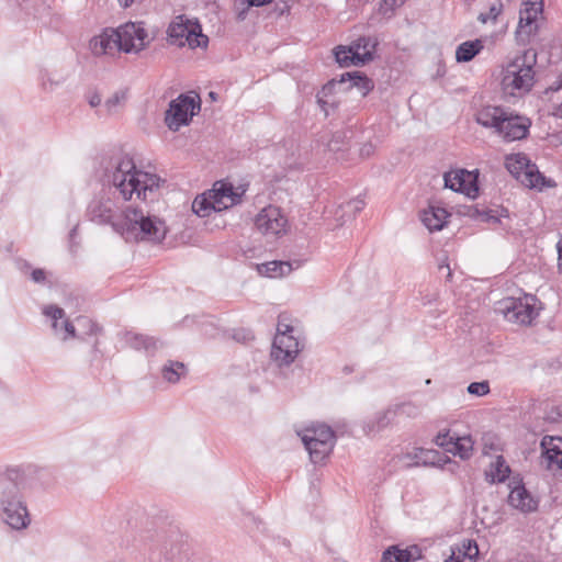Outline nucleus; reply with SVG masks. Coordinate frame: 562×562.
Returning <instances> with one entry per match:
<instances>
[{"label": "nucleus", "instance_id": "obj_12", "mask_svg": "<svg viewBox=\"0 0 562 562\" xmlns=\"http://www.w3.org/2000/svg\"><path fill=\"white\" fill-rule=\"evenodd\" d=\"M255 225L261 234L277 237L286 232L288 220L278 206L269 205L257 214Z\"/></svg>", "mask_w": 562, "mask_h": 562}, {"label": "nucleus", "instance_id": "obj_42", "mask_svg": "<svg viewBox=\"0 0 562 562\" xmlns=\"http://www.w3.org/2000/svg\"><path fill=\"white\" fill-rule=\"evenodd\" d=\"M344 207L347 209L348 211H351L355 215L357 212L362 210L363 202L361 200H352V201L347 202L344 205Z\"/></svg>", "mask_w": 562, "mask_h": 562}, {"label": "nucleus", "instance_id": "obj_26", "mask_svg": "<svg viewBox=\"0 0 562 562\" xmlns=\"http://www.w3.org/2000/svg\"><path fill=\"white\" fill-rule=\"evenodd\" d=\"M349 82L348 88H357L362 97H366L373 88V81L360 71L346 72L341 75L340 83Z\"/></svg>", "mask_w": 562, "mask_h": 562}, {"label": "nucleus", "instance_id": "obj_23", "mask_svg": "<svg viewBox=\"0 0 562 562\" xmlns=\"http://www.w3.org/2000/svg\"><path fill=\"white\" fill-rule=\"evenodd\" d=\"M419 559H422V550L418 546L406 549L392 546L383 552L381 562H415Z\"/></svg>", "mask_w": 562, "mask_h": 562}, {"label": "nucleus", "instance_id": "obj_35", "mask_svg": "<svg viewBox=\"0 0 562 562\" xmlns=\"http://www.w3.org/2000/svg\"><path fill=\"white\" fill-rule=\"evenodd\" d=\"M415 462L413 465H437L441 462L439 453L435 450L419 449L415 454Z\"/></svg>", "mask_w": 562, "mask_h": 562}, {"label": "nucleus", "instance_id": "obj_27", "mask_svg": "<svg viewBox=\"0 0 562 562\" xmlns=\"http://www.w3.org/2000/svg\"><path fill=\"white\" fill-rule=\"evenodd\" d=\"M124 340L130 347L136 350L144 349L148 353H153L159 345V341L154 337L144 336L133 331L125 333Z\"/></svg>", "mask_w": 562, "mask_h": 562}, {"label": "nucleus", "instance_id": "obj_55", "mask_svg": "<svg viewBox=\"0 0 562 562\" xmlns=\"http://www.w3.org/2000/svg\"><path fill=\"white\" fill-rule=\"evenodd\" d=\"M77 322L79 324H88V323H91L90 319L86 318V317H78L77 318Z\"/></svg>", "mask_w": 562, "mask_h": 562}, {"label": "nucleus", "instance_id": "obj_19", "mask_svg": "<svg viewBox=\"0 0 562 562\" xmlns=\"http://www.w3.org/2000/svg\"><path fill=\"white\" fill-rule=\"evenodd\" d=\"M120 36L115 29H105L99 36L90 41V48L97 56L114 55L120 49Z\"/></svg>", "mask_w": 562, "mask_h": 562}, {"label": "nucleus", "instance_id": "obj_43", "mask_svg": "<svg viewBox=\"0 0 562 562\" xmlns=\"http://www.w3.org/2000/svg\"><path fill=\"white\" fill-rule=\"evenodd\" d=\"M31 278L35 283H42L46 279V273L43 269H34L31 273Z\"/></svg>", "mask_w": 562, "mask_h": 562}, {"label": "nucleus", "instance_id": "obj_46", "mask_svg": "<svg viewBox=\"0 0 562 562\" xmlns=\"http://www.w3.org/2000/svg\"><path fill=\"white\" fill-rule=\"evenodd\" d=\"M359 153L361 157H370L374 153V146L371 143L363 144Z\"/></svg>", "mask_w": 562, "mask_h": 562}, {"label": "nucleus", "instance_id": "obj_21", "mask_svg": "<svg viewBox=\"0 0 562 562\" xmlns=\"http://www.w3.org/2000/svg\"><path fill=\"white\" fill-rule=\"evenodd\" d=\"M334 53L336 61L342 67H348L350 65L360 66L373 59L371 50L358 54L355 53L351 45L348 47L337 46Z\"/></svg>", "mask_w": 562, "mask_h": 562}, {"label": "nucleus", "instance_id": "obj_14", "mask_svg": "<svg viewBox=\"0 0 562 562\" xmlns=\"http://www.w3.org/2000/svg\"><path fill=\"white\" fill-rule=\"evenodd\" d=\"M300 350V341L296 337L284 335L283 333L276 334L271 348V358L279 366H288L295 360Z\"/></svg>", "mask_w": 562, "mask_h": 562}, {"label": "nucleus", "instance_id": "obj_5", "mask_svg": "<svg viewBox=\"0 0 562 562\" xmlns=\"http://www.w3.org/2000/svg\"><path fill=\"white\" fill-rule=\"evenodd\" d=\"M243 193L236 192L231 183L217 181L212 190L193 200L192 211L200 217L209 216L212 211L221 212L240 203Z\"/></svg>", "mask_w": 562, "mask_h": 562}, {"label": "nucleus", "instance_id": "obj_54", "mask_svg": "<svg viewBox=\"0 0 562 562\" xmlns=\"http://www.w3.org/2000/svg\"><path fill=\"white\" fill-rule=\"evenodd\" d=\"M477 20L481 23H486L487 21H490L488 13H480Z\"/></svg>", "mask_w": 562, "mask_h": 562}, {"label": "nucleus", "instance_id": "obj_48", "mask_svg": "<svg viewBox=\"0 0 562 562\" xmlns=\"http://www.w3.org/2000/svg\"><path fill=\"white\" fill-rule=\"evenodd\" d=\"M89 104L92 108H95V106L100 105L101 104V97L98 93H94L93 95L90 97Z\"/></svg>", "mask_w": 562, "mask_h": 562}, {"label": "nucleus", "instance_id": "obj_29", "mask_svg": "<svg viewBox=\"0 0 562 562\" xmlns=\"http://www.w3.org/2000/svg\"><path fill=\"white\" fill-rule=\"evenodd\" d=\"M257 271L263 277L279 278L289 274L292 271V266L288 261H269L257 265Z\"/></svg>", "mask_w": 562, "mask_h": 562}, {"label": "nucleus", "instance_id": "obj_2", "mask_svg": "<svg viewBox=\"0 0 562 562\" xmlns=\"http://www.w3.org/2000/svg\"><path fill=\"white\" fill-rule=\"evenodd\" d=\"M114 231L126 239L161 243L168 232L166 223L156 215L139 207H127L122 214V223L114 224Z\"/></svg>", "mask_w": 562, "mask_h": 562}, {"label": "nucleus", "instance_id": "obj_6", "mask_svg": "<svg viewBox=\"0 0 562 562\" xmlns=\"http://www.w3.org/2000/svg\"><path fill=\"white\" fill-rule=\"evenodd\" d=\"M313 463L322 462L331 452L335 435L330 427L324 424H312L299 431Z\"/></svg>", "mask_w": 562, "mask_h": 562}, {"label": "nucleus", "instance_id": "obj_59", "mask_svg": "<svg viewBox=\"0 0 562 562\" xmlns=\"http://www.w3.org/2000/svg\"><path fill=\"white\" fill-rule=\"evenodd\" d=\"M43 87L47 89V81H43Z\"/></svg>", "mask_w": 562, "mask_h": 562}, {"label": "nucleus", "instance_id": "obj_47", "mask_svg": "<svg viewBox=\"0 0 562 562\" xmlns=\"http://www.w3.org/2000/svg\"><path fill=\"white\" fill-rule=\"evenodd\" d=\"M283 333L284 335H293V327L289 324H284L283 322L279 321L278 327H277V334Z\"/></svg>", "mask_w": 562, "mask_h": 562}, {"label": "nucleus", "instance_id": "obj_53", "mask_svg": "<svg viewBox=\"0 0 562 562\" xmlns=\"http://www.w3.org/2000/svg\"><path fill=\"white\" fill-rule=\"evenodd\" d=\"M482 216H483V221H485V222H491V221L497 222L498 221L496 216H494L490 213H483Z\"/></svg>", "mask_w": 562, "mask_h": 562}, {"label": "nucleus", "instance_id": "obj_4", "mask_svg": "<svg viewBox=\"0 0 562 562\" xmlns=\"http://www.w3.org/2000/svg\"><path fill=\"white\" fill-rule=\"evenodd\" d=\"M536 61L537 53L530 48L508 63L503 70L501 82L504 93L513 97L528 93L535 85Z\"/></svg>", "mask_w": 562, "mask_h": 562}, {"label": "nucleus", "instance_id": "obj_45", "mask_svg": "<svg viewBox=\"0 0 562 562\" xmlns=\"http://www.w3.org/2000/svg\"><path fill=\"white\" fill-rule=\"evenodd\" d=\"M63 328L66 333L64 339H67L68 337H75L76 336V328L75 326L69 322V321H65L63 323Z\"/></svg>", "mask_w": 562, "mask_h": 562}, {"label": "nucleus", "instance_id": "obj_39", "mask_svg": "<svg viewBox=\"0 0 562 562\" xmlns=\"http://www.w3.org/2000/svg\"><path fill=\"white\" fill-rule=\"evenodd\" d=\"M468 392L476 396L486 395L490 392V384L487 381L472 382L468 386Z\"/></svg>", "mask_w": 562, "mask_h": 562}, {"label": "nucleus", "instance_id": "obj_57", "mask_svg": "<svg viewBox=\"0 0 562 562\" xmlns=\"http://www.w3.org/2000/svg\"><path fill=\"white\" fill-rule=\"evenodd\" d=\"M318 103L322 104V106L325 104V102L319 97H318Z\"/></svg>", "mask_w": 562, "mask_h": 562}, {"label": "nucleus", "instance_id": "obj_24", "mask_svg": "<svg viewBox=\"0 0 562 562\" xmlns=\"http://www.w3.org/2000/svg\"><path fill=\"white\" fill-rule=\"evenodd\" d=\"M448 216L449 213L446 209L430 205L422 212L420 220L430 232H435L443 228L447 224Z\"/></svg>", "mask_w": 562, "mask_h": 562}, {"label": "nucleus", "instance_id": "obj_17", "mask_svg": "<svg viewBox=\"0 0 562 562\" xmlns=\"http://www.w3.org/2000/svg\"><path fill=\"white\" fill-rule=\"evenodd\" d=\"M2 518L11 528L20 530L30 524V515L25 502L10 503L9 501H0Z\"/></svg>", "mask_w": 562, "mask_h": 562}, {"label": "nucleus", "instance_id": "obj_49", "mask_svg": "<svg viewBox=\"0 0 562 562\" xmlns=\"http://www.w3.org/2000/svg\"><path fill=\"white\" fill-rule=\"evenodd\" d=\"M272 0H247L250 7H261L270 3Z\"/></svg>", "mask_w": 562, "mask_h": 562}, {"label": "nucleus", "instance_id": "obj_8", "mask_svg": "<svg viewBox=\"0 0 562 562\" xmlns=\"http://www.w3.org/2000/svg\"><path fill=\"white\" fill-rule=\"evenodd\" d=\"M533 296L505 297L496 303L495 312L510 323L528 325L537 316Z\"/></svg>", "mask_w": 562, "mask_h": 562}, {"label": "nucleus", "instance_id": "obj_11", "mask_svg": "<svg viewBox=\"0 0 562 562\" xmlns=\"http://www.w3.org/2000/svg\"><path fill=\"white\" fill-rule=\"evenodd\" d=\"M120 36V49L124 53H138L149 44L148 33L143 22H127L115 29Z\"/></svg>", "mask_w": 562, "mask_h": 562}, {"label": "nucleus", "instance_id": "obj_50", "mask_svg": "<svg viewBox=\"0 0 562 562\" xmlns=\"http://www.w3.org/2000/svg\"><path fill=\"white\" fill-rule=\"evenodd\" d=\"M383 2H384V5L393 9L397 5L403 4L404 0H384Z\"/></svg>", "mask_w": 562, "mask_h": 562}, {"label": "nucleus", "instance_id": "obj_18", "mask_svg": "<svg viewBox=\"0 0 562 562\" xmlns=\"http://www.w3.org/2000/svg\"><path fill=\"white\" fill-rule=\"evenodd\" d=\"M513 483L515 485H510L508 504L513 508L518 509L525 514L536 512L539 505L538 499L533 497L529 491H527L520 481H515Z\"/></svg>", "mask_w": 562, "mask_h": 562}, {"label": "nucleus", "instance_id": "obj_7", "mask_svg": "<svg viewBox=\"0 0 562 562\" xmlns=\"http://www.w3.org/2000/svg\"><path fill=\"white\" fill-rule=\"evenodd\" d=\"M505 167L509 173L521 184L530 189L553 187V182L547 179L525 154H513L506 157Z\"/></svg>", "mask_w": 562, "mask_h": 562}, {"label": "nucleus", "instance_id": "obj_58", "mask_svg": "<svg viewBox=\"0 0 562 562\" xmlns=\"http://www.w3.org/2000/svg\"><path fill=\"white\" fill-rule=\"evenodd\" d=\"M95 327H97V326H95L94 324H91V333H93V331H94V328H95Z\"/></svg>", "mask_w": 562, "mask_h": 562}, {"label": "nucleus", "instance_id": "obj_15", "mask_svg": "<svg viewBox=\"0 0 562 562\" xmlns=\"http://www.w3.org/2000/svg\"><path fill=\"white\" fill-rule=\"evenodd\" d=\"M87 216L91 222L97 224H110L114 228V224L122 223L115 220V204L110 198L98 196L94 198L88 205Z\"/></svg>", "mask_w": 562, "mask_h": 562}, {"label": "nucleus", "instance_id": "obj_13", "mask_svg": "<svg viewBox=\"0 0 562 562\" xmlns=\"http://www.w3.org/2000/svg\"><path fill=\"white\" fill-rule=\"evenodd\" d=\"M542 12L541 2H524L519 12V23L516 31L517 40L520 43H530L531 37L538 33V16Z\"/></svg>", "mask_w": 562, "mask_h": 562}, {"label": "nucleus", "instance_id": "obj_56", "mask_svg": "<svg viewBox=\"0 0 562 562\" xmlns=\"http://www.w3.org/2000/svg\"><path fill=\"white\" fill-rule=\"evenodd\" d=\"M464 2L468 4V5H471L475 2V0H464Z\"/></svg>", "mask_w": 562, "mask_h": 562}, {"label": "nucleus", "instance_id": "obj_1", "mask_svg": "<svg viewBox=\"0 0 562 562\" xmlns=\"http://www.w3.org/2000/svg\"><path fill=\"white\" fill-rule=\"evenodd\" d=\"M105 176L125 201H131L134 196L146 201L159 188L161 181L157 175L137 169L134 160L127 155L113 157Z\"/></svg>", "mask_w": 562, "mask_h": 562}, {"label": "nucleus", "instance_id": "obj_16", "mask_svg": "<svg viewBox=\"0 0 562 562\" xmlns=\"http://www.w3.org/2000/svg\"><path fill=\"white\" fill-rule=\"evenodd\" d=\"M445 186L454 192L465 193L468 196H475L479 187L476 177L467 170H457L445 173Z\"/></svg>", "mask_w": 562, "mask_h": 562}, {"label": "nucleus", "instance_id": "obj_28", "mask_svg": "<svg viewBox=\"0 0 562 562\" xmlns=\"http://www.w3.org/2000/svg\"><path fill=\"white\" fill-rule=\"evenodd\" d=\"M479 554L477 544L474 541L463 542L462 547L451 549V554L443 562H475Z\"/></svg>", "mask_w": 562, "mask_h": 562}, {"label": "nucleus", "instance_id": "obj_38", "mask_svg": "<svg viewBox=\"0 0 562 562\" xmlns=\"http://www.w3.org/2000/svg\"><path fill=\"white\" fill-rule=\"evenodd\" d=\"M44 314L53 319V328L57 330L58 321L65 315L64 310L55 305H49L44 308Z\"/></svg>", "mask_w": 562, "mask_h": 562}, {"label": "nucleus", "instance_id": "obj_51", "mask_svg": "<svg viewBox=\"0 0 562 562\" xmlns=\"http://www.w3.org/2000/svg\"><path fill=\"white\" fill-rule=\"evenodd\" d=\"M120 5L123 7V8H128L131 7L132 4L134 3H139L142 2L143 0H117Z\"/></svg>", "mask_w": 562, "mask_h": 562}, {"label": "nucleus", "instance_id": "obj_40", "mask_svg": "<svg viewBox=\"0 0 562 562\" xmlns=\"http://www.w3.org/2000/svg\"><path fill=\"white\" fill-rule=\"evenodd\" d=\"M454 437L450 435L449 431L446 432H439L436 436L435 442L437 446L443 448L447 452L450 451V446H452V442L454 441Z\"/></svg>", "mask_w": 562, "mask_h": 562}, {"label": "nucleus", "instance_id": "obj_20", "mask_svg": "<svg viewBox=\"0 0 562 562\" xmlns=\"http://www.w3.org/2000/svg\"><path fill=\"white\" fill-rule=\"evenodd\" d=\"M541 449L548 467L557 465L562 470V438L544 436L541 440Z\"/></svg>", "mask_w": 562, "mask_h": 562}, {"label": "nucleus", "instance_id": "obj_31", "mask_svg": "<svg viewBox=\"0 0 562 562\" xmlns=\"http://www.w3.org/2000/svg\"><path fill=\"white\" fill-rule=\"evenodd\" d=\"M510 473V468L506 464L505 459L498 456L494 462L491 463L490 469L485 472L486 480L491 483L504 482Z\"/></svg>", "mask_w": 562, "mask_h": 562}, {"label": "nucleus", "instance_id": "obj_36", "mask_svg": "<svg viewBox=\"0 0 562 562\" xmlns=\"http://www.w3.org/2000/svg\"><path fill=\"white\" fill-rule=\"evenodd\" d=\"M483 453L488 454L501 450V440L494 432H485L482 436Z\"/></svg>", "mask_w": 562, "mask_h": 562}, {"label": "nucleus", "instance_id": "obj_44", "mask_svg": "<svg viewBox=\"0 0 562 562\" xmlns=\"http://www.w3.org/2000/svg\"><path fill=\"white\" fill-rule=\"evenodd\" d=\"M121 102V97L119 93H115L113 97L106 100L105 106L109 111V113L112 112V110Z\"/></svg>", "mask_w": 562, "mask_h": 562}, {"label": "nucleus", "instance_id": "obj_33", "mask_svg": "<svg viewBox=\"0 0 562 562\" xmlns=\"http://www.w3.org/2000/svg\"><path fill=\"white\" fill-rule=\"evenodd\" d=\"M473 450V440L471 437H457L450 446V451L453 454H458L461 459H469Z\"/></svg>", "mask_w": 562, "mask_h": 562}, {"label": "nucleus", "instance_id": "obj_52", "mask_svg": "<svg viewBox=\"0 0 562 562\" xmlns=\"http://www.w3.org/2000/svg\"><path fill=\"white\" fill-rule=\"evenodd\" d=\"M557 247H558V254H559V269L562 270V239L559 240Z\"/></svg>", "mask_w": 562, "mask_h": 562}, {"label": "nucleus", "instance_id": "obj_41", "mask_svg": "<svg viewBox=\"0 0 562 562\" xmlns=\"http://www.w3.org/2000/svg\"><path fill=\"white\" fill-rule=\"evenodd\" d=\"M503 10L502 2H495L490 7L488 18L491 21H496L497 16L501 14Z\"/></svg>", "mask_w": 562, "mask_h": 562}, {"label": "nucleus", "instance_id": "obj_3", "mask_svg": "<svg viewBox=\"0 0 562 562\" xmlns=\"http://www.w3.org/2000/svg\"><path fill=\"white\" fill-rule=\"evenodd\" d=\"M476 122L484 127L494 128L507 142L525 138L531 125L529 119L495 105H486L479 110Z\"/></svg>", "mask_w": 562, "mask_h": 562}, {"label": "nucleus", "instance_id": "obj_25", "mask_svg": "<svg viewBox=\"0 0 562 562\" xmlns=\"http://www.w3.org/2000/svg\"><path fill=\"white\" fill-rule=\"evenodd\" d=\"M419 415V408L412 403H403L396 405L394 408H389L385 411L378 419V428L386 427L395 416H406L411 418H415Z\"/></svg>", "mask_w": 562, "mask_h": 562}, {"label": "nucleus", "instance_id": "obj_32", "mask_svg": "<svg viewBox=\"0 0 562 562\" xmlns=\"http://www.w3.org/2000/svg\"><path fill=\"white\" fill-rule=\"evenodd\" d=\"M187 373L186 366L179 361L169 360L164 364L161 374L164 380L169 383H176Z\"/></svg>", "mask_w": 562, "mask_h": 562}, {"label": "nucleus", "instance_id": "obj_34", "mask_svg": "<svg viewBox=\"0 0 562 562\" xmlns=\"http://www.w3.org/2000/svg\"><path fill=\"white\" fill-rule=\"evenodd\" d=\"M544 93L550 94L549 99L553 104V115L562 117V75L557 85L549 87Z\"/></svg>", "mask_w": 562, "mask_h": 562}, {"label": "nucleus", "instance_id": "obj_10", "mask_svg": "<svg viewBox=\"0 0 562 562\" xmlns=\"http://www.w3.org/2000/svg\"><path fill=\"white\" fill-rule=\"evenodd\" d=\"M201 109L200 99L188 94H180L172 100L165 114V123L169 130L177 132L181 126L188 125Z\"/></svg>", "mask_w": 562, "mask_h": 562}, {"label": "nucleus", "instance_id": "obj_9", "mask_svg": "<svg viewBox=\"0 0 562 562\" xmlns=\"http://www.w3.org/2000/svg\"><path fill=\"white\" fill-rule=\"evenodd\" d=\"M167 33L170 42L178 46L188 44L191 48L205 47L209 42L207 36L202 34L200 24L192 23L182 15L170 23Z\"/></svg>", "mask_w": 562, "mask_h": 562}, {"label": "nucleus", "instance_id": "obj_37", "mask_svg": "<svg viewBox=\"0 0 562 562\" xmlns=\"http://www.w3.org/2000/svg\"><path fill=\"white\" fill-rule=\"evenodd\" d=\"M376 43L373 42L370 37H359L357 41H355L351 46L355 53L363 54L367 50H371L373 53L375 48Z\"/></svg>", "mask_w": 562, "mask_h": 562}, {"label": "nucleus", "instance_id": "obj_22", "mask_svg": "<svg viewBox=\"0 0 562 562\" xmlns=\"http://www.w3.org/2000/svg\"><path fill=\"white\" fill-rule=\"evenodd\" d=\"M16 476V471H9L5 475L0 477V501H9L12 504L24 501L15 481Z\"/></svg>", "mask_w": 562, "mask_h": 562}, {"label": "nucleus", "instance_id": "obj_60", "mask_svg": "<svg viewBox=\"0 0 562 562\" xmlns=\"http://www.w3.org/2000/svg\"><path fill=\"white\" fill-rule=\"evenodd\" d=\"M327 89H330V87L325 86V87L323 88V92H325Z\"/></svg>", "mask_w": 562, "mask_h": 562}, {"label": "nucleus", "instance_id": "obj_30", "mask_svg": "<svg viewBox=\"0 0 562 562\" xmlns=\"http://www.w3.org/2000/svg\"><path fill=\"white\" fill-rule=\"evenodd\" d=\"M483 47L484 45L481 40L463 42L457 47L456 59L458 63H468L472 60Z\"/></svg>", "mask_w": 562, "mask_h": 562}]
</instances>
